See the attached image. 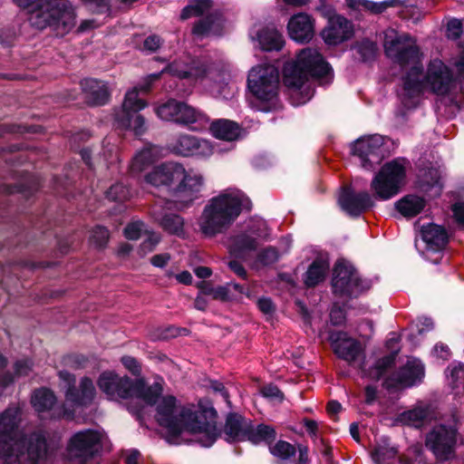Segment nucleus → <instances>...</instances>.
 Instances as JSON below:
<instances>
[{
	"instance_id": "nucleus-56",
	"label": "nucleus",
	"mask_w": 464,
	"mask_h": 464,
	"mask_svg": "<svg viewBox=\"0 0 464 464\" xmlns=\"http://www.w3.org/2000/svg\"><path fill=\"white\" fill-rule=\"evenodd\" d=\"M416 328L419 334H422L423 333L428 332L433 328V322L429 317H420L418 319Z\"/></svg>"
},
{
	"instance_id": "nucleus-48",
	"label": "nucleus",
	"mask_w": 464,
	"mask_h": 464,
	"mask_svg": "<svg viewBox=\"0 0 464 464\" xmlns=\"http://www.w3.org/2000/svg\"><path fill=\"white\" fill-rule=\"evenodd\" d=\"M278 252L275 247H266L263 249L257 256V261L264 265L268 266L274 264L278 259Z\"/></svg>"
},
{
	"instance_id": "nucleus-7",
	"label": "nucleus",
	"mask_w": 464,
	"mask_h": 464,
	"mask_svg": "<svg viewBox=\"0 0 464 464\" xmlns=\"http://www.w3.org/2000/svg\"><path fill=\"white\" fill-rule=\"evenodd\" d=\"M28 14L32 26L51 28L57 35L68 34L76 24L75 8L69 0H14Z\"/></svg>"
},
{
	"instance_id": "nucleus-39",
	"label": "nucleus",
	"mask_w": 464,
	"mask_h": 464,
	"mask_svg": "<svg viewBox=\"0 0 464 464\" xmlns=\"http://www.w3.org/2000/svg\"><path fill=\"white\" fill-rule=\"evenodd\" d=\"M446 376L449 384L452 389H464V364L461 362H454L446 370Z\"/></svg>"
},
{
	"instance_id": "nucleus-14",
	"label": "nucleus",
	"mask_w": 464,
	"mask_h": 464,
	"mask_svg": "<svg viewBox=\"0 0 464 464\" xmlns=\"http://www.w3.org/2000/svg\"><path fill=\"white\" fill-rule=\"evenodd\" d=\"M268 236L266 221L258 217L250 218L245 221L242 231L230 239L229 251L237 256H243L245 253L256 250L260 241Z\"/></svg>"
},
{
	"instance_id": "nucleus-16",
	"label": "nucleus",
	"mask_w": 464,
	"mask_h": 464,
	"mask_svg": "<svg viewBox=\"0 0 464 464\" xmlns=\"http://www.w3.org/2000/svg\"><path fill=\"white\" fill-rule=\"evenodd\" d=\"M458 430L455 424H440L426 436V447L439 460H448L454 456Z\"/></svg>"
},
{
	"instance_id": "nucleus-24",
	"label": "nucleus",
	"mask_w": 464,
	"mask_h": 464,
	"mask_svg": "<svg viewBox=\"0 0 464 464\" xmlns=\"http://www.w3.org/2000/svg\"><path fill=\"white\" fill-rule=\"evenodd\" d=\"M399 337L395 333H392L386 341V346L391 353L376 361L374 365L369 370H362L363 376L379 380L383 377L389 369L394 364L396 356L400 351Z\"/></svg>"
},
{
	"instance_id": "nucleus-59",
	"label": "nucleus",
	"mask_w": 464,
	"mask_h": 464,
	"mask_svg": "<svg viewBox=\"0 0 464 464\" xmlns=\"http://www.w3.org/2000/svg\"><path fill=\"white\" fill-rule=\"evenodd\" d=\"M433 351H434L435 354L442 360H448L450 357V349H449L448 345H446L444 343H437L434 346Z\"/></svg>"
},
{
	"instance_id": "nucleus-44",
	"label": "nucleus",
	"mask_w": 464,
	"mask_h": 464,
	"mask_svg": "<svg viewBox=\"0 0 464 464\" xmlns=\"http://www.w3.org/2000/svg\"><path fill=\"white\" fill-rule=\"evenodd\" d=\"M106 197L112 201H124L131 197V193L129 188L121 183H117L107 190Z\"/></svg>"
},
{
	"instance_id": "nucleus-33",
	"label": "nucleus",
	"mask_w": 464,
	"mask_h": 464,
	"mask_svg": "<svg viewBox=\"0 0 464 464\" xmlns=\"http://www.w3.org/2000/svg\"><path fill=\"white\" fill-rule=\"evenodd\" d=\"M223 19L218 14H210L200 19L193 27V34L198 36L220 35Z\"/></svg>"
},
{
	"instance_id": "nucleus-21",
	"label": "nucleus",
	"mask_w": 464,
	"mask_h": 464,
	"mask_svg": "<svg viewBox=\"0 0 464 464\" xmlns=\"http://www.w3.org/2000/svg\"><path fill=\"white\" fill-rule=\"evenodd\" d=\"M330 341L334 353L341 359L354 363L362 355V347L357 340L343 332H334Z\"/></svg>"
},
{
	"instance_id": "nucleus-35",
	"label": "nucleus",
	"mask_w": 464,
	"mask_h": 464,
	"mask_svg": "<svg viewBox=\"0 0 464 464\" xmlns=\"http://www.w3.org/2000/svg\"><path fill=\"white\" fill-rule=\"evenodd\" d=\"M372 458L375 464H396L400 460L397 448L392 446L386 439L375 446Z\"/></svg>"
},
{
	"instance_id": "nucleus-61",
	"label": "nucleus",
	"mask_w": 464,
	"mask_h": 464,
	"mask_svg": "<svg viewBox=\"0 0 464 464\" xmlns=\"http://www.w3.org/2000/svg\"><path fill=\"white\" fill-rule=\"evenodd\" d=\"M170 256L169 254H159L151 257L150 262L156 267H163L169 262Z\"/></svg>"
},
{
	"instance_id": "nucleus-43",
	"label": "nucleus",
	"mask_w": 464,
	"mask_h": 464,
	"mask_svg": "<svg viewBox=\"0 0 464 464\" xmlns=\"http://www.w3.org/2000/svg\"><path fill=\"white\" fill-rule=\"evenodd\" d=\"M356 50L363 62L372 60L377 52V45L372 41L364 39L356 44Z\"/></svg>"
},
{
	"instance_id": "nucleus-64",
	"label": "nucleus",
	"mask_w": 464,
	"mask_h": 464,
	"mask_svg": "<svg viewBox=\"0 0 464 464\" xmlns=\"http://www.w3.org/2000/svg\"><path fill=\"white\" fill-rule=\"evenodd\" d=\"M140 454L136 450H131L126 452L125 462L127 464H140Z\"/></svg>"
},
{
	"instance_id": "nucleus-19",
	"label": "nucleus",
	"mask_w": 464,
	"mask_h": 464,
	"mask_svg": "<svg viewBox=\"0 0 464 464\" xmlns=\"http://www.w3.org/2000/svg\"><path fill=\"white\" fill-rule=\"evenodd\" d=\"M425 374L423 363L417 358H409L399 370L392 372L384 382L387 389L411 387L420 382Z\"/></svg>"
},
{
	"instance_id": "nucleus-18",
	"label": "nucleus",
	"mask_w": 464,
	"mask_h": 464,
	"mask_svg": "<svg viewBox=\"0 0 464 464\" xmlns=\"http://www.w3.org/2000/svg\"><path fill=\"white\" fill-rule=\"evenodd\" d=\"M170 150L183 157H197L207 159L216 151L221 152L219 145H213L210 141L193 135L184 134L179 136L169 145Z\"/></svg>"
},
{
	"instance_id": "nucleus-9",
	"label": "nucleus",
	"mask_w": 464,
	"mask_h": 464,
	"mask_svg": "<svg viewBox=\"0 0 464 464\" xmlns=\"http://www.w3.org/2000/svg\"><path fill=\"white\" fill-rule=\"evenodd\" d=\"M249 106L259 111H269L278 102L279 72L272 64L257 65L249 72L247 78Z\"/></svg>"
},
{
	"instance_id": "nucleus-50",
	"label": "nucleus",
	"mask_w": 464,
	"mask_h": 464,
	"mask_svg": "<svg viewBox=\"0 0 464 464\" xmlns=\"http://www.w3.org/2000/svg\"><path fill=\"white\" fill-rule=\"evenodd\" d=\"M160 45H161L160 37L156 34H152V35L148 36L144 40L143 45L140 48V50L146 51L149 53H153V52L157 51L160 47Z\"/></svg>"
},
{
	"instance_id": "nucleus-17",
	"label": "nucleus",
	"mask_w": 464,
	"mask_h": 464,
	"mask_svg": "<svg viewBox=\"0 0 464 464\" xmlns=\"http://www.w3.org/2000/svg\"><path fill=\"white\" fill-rule=\"evenodd\" d=\"M384 138L380 134L363 136L351 146L352 153L356 156L365 169H372L384 158Z\"/></svg>"
},
{
	"instance_id": "nucleus-5",
	"label": "nucleus",
	"mask_w": 464,
	"mask_h": 464,
	"mask_svg": "<svg viewBox=\"0 0 464 464\" xmlns=\"http://www.w3.org/2000/svg\"><path fill=\"white\" fill-rule=\"evenodd\" d=\"M145 181L154 187L164 186L173 190L175 199L166 202L168 209L171 204L178 209L187 207L198 198L204 186V178L199 172L187 170L183 165L173 161L154 168L146 175Z\"/></svg>"
},
{
	"instance_id": "nucleus-34",
	"label": "nucleus",
	"mask_w": 464,
	"mask_h": 464,
	"mask_svg": "<svg viewBox=\"0 0 464 464\" xmlns=\"http://www.w3.org/2000/svg\"><path fill=\"white\" fill-rule=\"evenodd\" d=\"M329 262L324 258H316L309 266L304 283L307 287H314L323 282L329 272Z\"/></svg>"
},
{
	"instance_id": "nucleus-13",
	"label": "nucleus",
	"mask_w": 464,
	"mask_h": 464,
	"mask_svg": "<svg viewBox=\"0 0 464 464\" xmlns=\"http://www.w3.org/2000/svg\"><path fill=\"white\" fill-rule=\"evenodd\" d=\"M370 287V281L361 278L351 263L343 259L335 263L332 279V288L334 295L356 297Z\"/></svg>"
},
{
	"instance_id": "nucleus-45",
	"label": "nucleus",
	"mask_w": 464,
	"mask_h": 464,
	"mask_svg": "<svg viewBox=\"0 0 464 464\" xmlns=\"http://www.w3.org/2000/svg\"><path fill=\"white\" fill-rule=\"evenodd\" d=\"M109 239V231L106 227L97 226L93 228L91 240L98 247H102L106 245Z\"/></svg>"
},
{
	"instance_id": "nucleus-60",
	"label": "nucleus",
	"mask_w": 464,
	"mask_h": 464,
	"mask_svg": "<svg viewBox=\"0 0 464 464\" xmlns=\"http://www.w3.org/2000/svg\"><path fill=\"white\" fill-rule=\"evenodd\" d=\"M210 387L215 392H218L227 404H230L228 400V392L222 382L218 381L212 382Z\"/></svg>"
},
{
	"instance_id": "nucleus-29",
	"label": "nucleus",
	"mask_w": 464,
	"mask_h": 464,
	"mask_svg": "<svg viewBox=\"0 0 464 464\" xmlns=\"http://www.w3.org/2000/svg\"><path fill=\"white\" fill-rule=\"evenodd\" d=\"M152 217L166 232L178 237L184 234V219L179 215L163 213L158 206H155L152 210Z\"/></svg>"
},
{
	"instance_id": "nucleus-2",
	"label": "nucleus",
	"mask_w": 464,
	"mask_h": 464,
	"mask_svg": "<svg viewBox=\"0 0 464 464\" xmlns=\"http://www.w3.org/2000/svg\"><path fill=\"white\" fill-rule=\"evenodd\" d=\"M384 52L388 58L409 70L402 77L401 102L407 109L416 107L425 92L447 97L454 102L464 95V50L452 61L458 78L440 59H431L425 71L422 68L423 53L417 41L408 34H398L392 29L385 32Z\"/></svg>"
},
{
	"instance_id": "nucleus-46",
	"label": "nucleus",
	"mask_w": 464,
	"mask_h": 464,
	"mask_svg": "<svg viewBox=\"0 0 464 464\" xmlns=\"http://www.w3.org/2000/svg\"><path fill=\"white\" fill-rule=\"evenodd\" d=\"M145 225L141 221H133L127 225L124 229V236L130 240H136L144 231Z\"/></svg>"
},
{
	"instance_id": "nucleus-4",
	"label": "nucleus",
	"mask_w": 464,
	"mask_h": 464,
	"mask_svg": "<svg viewBox=\"0 0 464 464\" xmlns=\"http://www.w3.org/2000/svg\"><path fill=\"white\" fill-rule=\"evenodd\" d=\"M59 377L64 383L63 403L56 404L54 393L47 388H41L32 394L31 404L41 418L47 414L50 420H70L74 418L76 409L87 407L92 402L96 390L88 377L81 380L79 387L75 386V376L69 372L60 371Z\"/></svg>"
},
{
	"instance_id": "nucleus-58",
	"label": "nucleus",
	"mask_w": 464,
	"mask_h": 464,
	"mask_svg": "<svg viewBox=\"0 0 464 464\" xmlns=\"http://www.w3.org/2000/svg\"><path fill=\"white\" fill-rule=\"evenodd\" d=\"M208 295H212L215 299L226 301L229 299L228 289L226 286H218L212 289Z\"/></svg>"
},
{
	"instance_id": "nucleus-8",
	"label": "nucleus",
	"mask_w": 464,
	"mask_h": 464,
	"mask_svg": "<svg viewBox=\"0 0 464 464\" xmlns=\"http://www.w3.org/2000/svg\"><path fill=\"white\" fill-rule=\"evenodd\" d=\"M333 78L330 64L316 49L310 47L301 50L295 60L285 63L283 69L285 85L295 90L301 89L310 79L325 85Z\"/></svg>"
},
{
	"instance_id": "nucleus-55",
	"label": "nucleus",
	"mask_w": 464,
	"mask_h": 464,
	"mask_svg": "<svg viewBox=\"0 0 464 464\" xmlns=\"http://www.w3.org/2000/svg\"><path fill=\"white\" fill-rule=\"evenodd\" d=\"M455 221L464 228V202H457L452 206Z\"/></svg>"
},
{
	"instance_id": "nucleus-49",
	"label": "nucleus",
	"mask_w": 464,
	"mask_h": 464,
	"mask_svg": "<svg viewBox=\"0 0 464 464\" xmlns=\"http://www.w3.org/2000/svg\"><path fill=\"white\" fill-rule=\"evenodd\" d=\"M462 33V23L459 19L452 18L447 24L446 35L449 39L456 40Z\"/></svg>"
},
{
	"instance_id": "nucleus-51",
	"label": "nucleus",
	"mask_w": 464,
	"mask_h": 464,
	"mask_svg": "<svg viewBox=\"0 0 464 464\" xmlns=\"http://www.w3.org/2000/svg\"><path fill=\"white\" fill-rule=\"evenodd\" d=\"M261 393L264 397L269 398V399H276L278 401H282L284 398V395L282 392L278 389L277 386L274 384H268L264 386L261 389Z\"/></svg>"
},
{
	"instance_id": "nucleus-28",
	"label": "nucleus",
	"mask_w": 464,
	"mask_h": 464,
	"mask_svg": "<svg viewBox=\"0 0 464 464\" xmlns=\"http://www.w3.org/2000/svg\"><path fill=\"white\" fill-rule=\"evenodd\" d=\"M427 205L424 197L417 194H407L395 203L396 210L406 218H412L420 214Z\"/></svg>"
},
{
	"instance_id": "nucleus-63",
	"label": "nucleus",
	"mask_w": 464,
	"mask_h": 464,
	"mask_svg": "<svg viewBox=\"0 0 464 464\" xmlns=\"http://www.w3.org/2000/svg\"><path fill=\"white\" fill-rule=\"evenodd\" d=\"M228 266L239 277L244 279L246 277V271L239 262L236 260L230 261Z\"/></svg>"
},
{
	"instance_id": "nucleus-6",
	"label": "nucleus",
	"mask_w": 464,
	"mask_h": 464,
	"mask_svg": "<svg viewBox=\"0 0 464 464\" xmlns=\"http://www.w3.org/2000/svg\"><path fill=\"white\" fill-rule=\"evenodd\" d=\"M250 201L238 189L229 188L208 200L198 219L200 232L207 237L223 233L237 219Z\"/></svg>"
},
{
	"instance_id": "nucleus-53",
	"label": "nucleus",
	"mask_w": 464,
	"mask_h": 464,
	"mask_svg": "<svg viewBox=\"0 0 464 464\" xmlns=\"http://www.w3.org/2000/svg\"><path fill=\"white\" fill-rule=\"evenodd\" d=\"M31 369L32 362L29 360H19L14 364V372L18 377L28 375Z\"/></svg>"
},
{
	"instance_id": "nucleus-47",
	"label": "nucleus",
	"mask_w": 464,
	"mask_h": 464,
	"mask_svg": "<svg viewBox=\"0 0 464 464\" xmlns=\"http://www.w3.org/2000/svg\"><path fill=\"white\" fill-rule=\"evenodd\" d=\"M160 240V235L151 233L148 237L140 244L139 253L140 256H145L154 250L156 246Z\"/></svg>"
},
{
	"instance_id": "nucleus-1",
	"label": "nucleus",
	"mask_w": 464,
	"mask_h": 464,
	"mask_svg": "<svg viewBox=\"0 0 464 464\" xmlns=\"http://www.w3.org/2000/svg\"><path fill=\"white\" fill-rule=\"evenodd\" d=\"M100 390L110 400L126 401L127 410L142 424L149 406H155V420L171 436L188 433L202 447H210L218 437L214 409H203L193 403H181L173 395H162V381L147 384L133 381L112 371L101 373Z\"/></svg>"
},
{
	"instance_id": "nucleus-57",
	"label": "nucleus",
	"mask_w": 464,
	"mask_h": 464,
	"mask_svg": "<svg viewBox=\"0 0 464 464\" xmlns=\"http://www.w3.org/2000/svg\"><path fill=\"white\" fill-rule=\"evenodd\" d=\"M257 306L265 314H271L275 310L271 299L267 297L259 298L257 301Z\"/></svg>"
},
{
	"instance_id": "nucleus-36",
	"label": "nucleus",
	"mask_w": 464,
	"mask_h": 464,
	"mask_svg": "<svg viewBox=\"0 0 464 464\" xmlns=\"http://www.w3.org/2000/svg\"><path fill=\"white\" fill-rule=\"evenodd\" d=\"M276 437V431L268 425L259 424L254 426L250 420L245 440H248L253 444L261 442L270 443Z\"/></svg>"
},
{
	"instance_id": "nucleus-25",
	"label": "nucleus",
	"mask_w": 464,
	"mask_h": 464,
	"mask_svg": "<svg viewBox=\"0 0 464 464\" xmlns=\"http://www.w3.org/2000/svg\"><path fill=\"white\" fill-rule=\"evenodd\" d=\"M249 36L264 51H279L285 44L283 35L274 26L261 27L256 24L250 29Z\"/></svg>"
},
{
	"instance_id": "nucleus-23",
	"label": "nucleus",
	"mask_w": 464,
	"mask_h": 464,
	"mask_svg": "<svg viewBox=\"0 0 464 464\" xmlns=\"http://www.w3.org/2000/svg\"><path fill=\"white\" fill-rule=\"evenodd\" d=\"M287 31L295 42L308 43L314 35V20L305 13L295 14L288 21Z\"/></svg>"
},
{
	"instance_id": "nucleus-10",
	"label": "nucleus",
	"mask_w": 464,
	"mask_h": 464,
	"mask_svg": "<svg viewBox=\"0 0 464 464\" xmlns=\"http://www.w3.org/2000/svg\"><path fill=\"white\" fill-rule=\"evenodd\" d=\"M409 161L397 158L383 164L371 182L374 197L388 200L396 196L406 183Z\"/></svg>"
},
{
	"instance_id": "nucleus-42",
	"label": "nucleus",
	"mask_w": 464,
	"mask_h": 464,
	"mask_svg": "<svg viewBox=\"0 0 464 464\" xmlns=\"http://www.w3.org/2000/svg\"><path fill=\"white\" fill-rule=\"evenodd\" d=\"M429 174L430 176L431 180H423V183L420 185V188L422 190L426 192L432 191L433 196H439L442 188L440 176L438 170L436 169H430L429 171Z\"/></svg>"
},
{
	"instance_id": "nucleus-54",
	"label": "nucleus",
	"mask_w": 464,
	"mask_h": 464,
	"mask_svg": "<svg viewBox=\"0 0 464 464\" xmlns=\"http://www.w3.org/2000/svg\"><path fill=\"white\" fill-rule=\"evenodd\" d=\"M86 359L82 355L73 354L64 358V364L73 369L83 367Z\"/></svg>"
},
{
	"instance_id": "nucleus-27",
	"label": "nucleus",
	"mask_w": 464,
	"mask_h": 464,
	"mask_svg": "<svg viewBox=\"0 0 464 464\" xmlns=\"http://www.w3.org/2000/svg\"><path fill=\"white\" fill-rule=\"evenodd\" d=\"M420 236L427 251L440 252L449 242V234L445 227L433 223L422 226Z\"/></svg>"
},
{
	"instance_id": "nucleus-11",
	"label": "nucleus",
	"mask_w": 464,
	"mask_h": 464,
	"mask_svg": "<svg viewBox=\"0 0 464 464\" xmlns=\"http://www.w3.org/2000/svg\"><path fill=\"white\" fill-rule=\"evenodd\" d=\"M409 161L397 158L383 164L371 182L374 197L388 200L396 196L406 183Z\"/></svg>"
},
{
	"instance_id": "nucleus-20",
	"label": "nucleus",
	"mask_w": 464,
	"mask_h": 464,
	"mask_svg": "<svg viewBox=\"0 0 464 464\" xmlns=\"http://www.w3.org/2000/svg\"><path fill=\"white\" fill-rule=\"evenodd\" d=\"M353 35V25L345 17L334 14L328 16V24L321 32V37L329 46L338 45Z\"/></svg>"
},
{
	"instance_id": "nucleus-38",
	"label": "nucleus",
	"mask_w": 464,
	"mask_h": 464,
	"mask_svg": "<svg viewBox=\"0 0 464 464\" xmlns=\"http://www.w3.org/2000/svg\"><path fill=\"white\" fill-rule=\"evenodd\" d=\"M429 416V410L423 406H418L401 414L400 420L402 423L420 427Z\"/></svg>"
},
{
	"instance_id": "nucleus-30",
	"label": "nucleus",
	"mask_w": 464,
	"mask_h": 464,
	"mask_svg": "<svg viewBox=\"0 0 464 464\" xmlns=\"http://www.w3.org/2000/svg\"><path fill=\"white\" fill-rule=\"evenodd\" d=\"M249 423L250 420L245 419L241 415L229 414L225 425L227 440L231 442L245 441Z\"/></svg>"
},
{
	"instance_id": "nucleus-32",
	"label": "nucleus",
	"mask_w": 464,
	"mask_h": 464,
	"mask_svg": "<svg viewBox=\"0 0 464 464\" xmlns=\"http://www.w3.org/2000/svg\"><path fill=\"white\" fill-rule=\"evenodd\" d=\"M210 131L218 140L234 141L239 137L240 128L235 121L220 119L210 124Z\"/></svg>"
},
{
	"instance_id": "nucleus-15",
	"label": "nucleus",
	"mask_w": 464,
	"mask_h": 464,
	"mask_svg": "<svg viewBox=\"0 0 464 464\" xmlns=\"http://www.w3.org/2000/svg\"><path fill=\"white\" fill-rule=\"evenodd\" d=\"M106 440V434L99 430L77 431L68 440L67 453L71 459L85 462L100 453Z\"/></svg>"
},
{
	"instance_id": "nucleus-31",
	"label": "nucleus",
	"mask_w": 464,
	"mask_h": 464,
	"mask_svg": "<svg viewBox=\"0 0 464 464\" xmlns=\"http://www.w3.org/2000/svg\"><path fill=\"white\" fill-rule=\"evenodd\" d=\"M162 149L159 146L148 144L133 158L130 164L131 172H140L153 164L160 156Z\"/></svg>"
},
{
	"instance_id": "nucleus-40",
	"label": "nucleus",
	"mask_w": 464,
	"mask_h": 464,
	"mask_svg": "<svg viewBox=\"0 0 464 464\" xmlns=\"http://www.w3.org/2000/svg\"><path fill=\"white\" fill-rule=\"evenodd\" d=\"M211 7V2L209 0H194L190 5L184 7L180 17L185 20L191 16L202 15L208 13Z\"/></svg>"
},
{
	"instance_id": "nucleus-41",
	"label": "nucleus",
	"mask_w": 464,
	"mask_h": 464,
	"mask_svg": "<svg viewBox=\"0 0 464 464\" xmlns=\"http://www.w3.org/2000/svg\"><path fill=\"white\" fill-rule=\"evenodd\" d=\"M270 452L282 459H287L295 454V448L289 442L279 440L270 447Z\"/></svg>"
},
{
	"instance_id": "nucleus-62",
	"label": "nucleus",
	"mask_w": 464,
	"mask_h": 464,
	"mask_svg": "<svg viewBox=\"0 0 464 464\" xmlns=\"http://www.w3.org/2000/svg\"><path fill=\"white\" fill-rule=\"evenodd\" d=\"M365 402L372 404L377 398V387L375 385H367L364 390Z\"/></svg>"
},
{
	"instance_id": "nucleus-37",
	"label": "nucleus",
	"mask_w": 464,
	"mask_h": 464,
	"mask_svg": "<svg viewBox=\"0 0 464 464\" xmlns=\"http://www.w3.org/2000/svg\"><path fill=\"white\" fill-rule=\"evenodd\" d=\"M348 5L352 8H362L372 14H382L389 7L402 5L401 0H384L382 2H372L370 0H346Z\"/></svg>"
},
{
	"instance_id": "nucleus-22",
	"label": "nucleus",
	"mask_w": 464,
	"mask_h": 464,
	"mask_svg": "<svg viewBox=\"0 0 464 464\" xmlns=\"http://www.w3.org/2000/svg\"><path fill=\"white\" fill-rule=\"evenodd\" d=\"M338 202L342 209L352 217H359L373 205L369 193H355L351 188H343L342 189Z\"/></svg>"
},
{
	"instance_id": "nucleus-3",
	"label": "nucleus",
	"mask_w": 464,
	"mask_h": 464,
	"mask_svg": "<svg viewBox=\"0 0 464 464\" xmlns=\"http://www.w3.org/2000/svg\"><path fill=\"white\" fill-rule=\"evenodd\" d=\"M168 72L169 74L187 80L191 86H201L214 92L217 89L218 95L227 99L233 96L236 87L233 84L218 80L213 63L203 57L193 58L188 53H183L169 63L160 72L148 75L139 87H134L125 94L121 109L115 115L118 127L131 130L136 136L144 133L145 120L139 111L147 107L148 103L139 97V92L147 93L152 82L160 79V75Z\"/></svg>"
},
{
	"instance_id": "nucleus-52",
	"label": "nucleus",
	"mask_w": 464,
	"mask_h": 464,
	"mask_svg": "<svg viewBox=\"0 0 464 464\" xmlns=\"http://www.w3.org/2000/svg\"><path fill=\"white\" fill-rule=\"evenodd\" d=\"M123 366L132 374L137 375L140 372V365L137 359L131 356H123L121 359Z\"/></svg>"
},
{
	"instance_id": "nucleus-12",
	"label": "nucleus",
	"mask_w": 464,
	"mask_h": 464,
	"mask_svg": "<svg viewBox=\"0 0 464 464\" xmlns=\"http://www.w3.org/2000/svg\"><path fill=\"white\" fill-rule=\"evenodd\" d=\"M154 111L160 120L187 126L191 130L201 131L209 125V119L204 112L174 99L157 106Z\"/></svg>"
},
{
	"instance_id": "nucleus-26",
	"label": "nucleus",
	"mask_w": 464,
	"mask_h": 464,
	"mask_svg": "<svg viewBox=\"0 0 464 464\" xmlns=\"http://www.w3.org/2000/svg\"><path fill=\"white\" fill-rule=\"evenodd\" d=\"M81 87L84 99L90 105H103L109 101L111 92L104 82L88 78L81 82Z\"/></svg>"
}]
</instances>
